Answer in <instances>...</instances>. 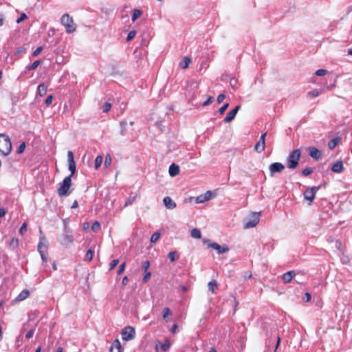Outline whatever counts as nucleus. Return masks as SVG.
Instances as JSON below:
<instances>
[{
  "instance_id": "38",
  "label": "nucleus",
  "mask_w": 352,
  "mask_h": 352,
  "mask_svg": "<svg viewBox=\"0 0 352 352\" xmlns=\"http://www.w3.org/2000/svg\"><path fill=\"white\" fill-rule=\"evenodd\" d=\"M135 35H136V32L135 30L130 31L127 35L126 41H129L132 40L135 37Z\"/></svg>"
},
{
  "instance_id": "31",
  "label": "nucleus",
  "mask_w": 352,
  "mask_h": 352,
  "mask_svg": "<svg viewBox=\"0 0 352 352\" xmlns=\"http://www.w3.org/2000/svg\"><path fill=\"white\" fill-rule=\"evenodd\" d=\"M141 10L137 9L134 10L131 17V20L134 22L138 18H139L141 16Z\"/></svg>"
},
{
  "instance_id": "64",
  "label": "nucleus",
  "mask_w": 352,
  "mask_h": 352,
  "mask_svg": "<svg viewBox=\"0 0 352 352\" xmlns=\"http://www.w3.org/2000/svg\"><path fill=\"white\" fill-rule=\"evenodd\" d=\"M127 283H128V278H127V276H124L122 278V285H126L127 284Z\"/></svg>"
},
{
  "instance_id": "42",
  "label": "nucleus",
  "mask_w": 352,
  "mask_h": 352,
  "mask_svg": "<svg viewBox=\"0 0 352 352\" xmlns=\"http://www.w3.org/2000/svg\"><path fill=\"white\" fill-rule=\"evenodd\" d=\"M27 231V223H23L19 229V232L21 234L23 235Z\"/></svg>"
},
{
  "instance_id": "5",
  "label": "nucleus",
  "mask_w": 352,
  "mask_h": 352,
  "mask_svg": "<svg viewBox=\"0 0 352 352\" xmlns=\"http://www.w3.org/2000/svg\"><path fill=\"white\" fill-rule=\"evenodd\" d=\"M61 23L65 28L66 32L68 34L73 33L76 31V25L74 21L69 14H65L61 17Z\"/></svg>"
},
{
  "instance_id": "54",
  "label": "nucleus",
  "mask_w": 352,
  "mask_h": 352,
  "mask_svg": "<svg viewBox=\"0 0 352 352\" xmlns=\"http://www.w3.org/2000/svg\"><path fill=\"white\" fill-rule=\"evenodd\" d=\"M27 18H28L27 15L25 13H23V14H21V16L16 19V23H19L22 22L23 21H24L25 19H26Z\"/></svg>"
},
{
  "instance_id": "30",
  "label": "nucleus",
  "mask_w": 352,
  "mask_h": 352,
  "mask_svg": "<svg viewBox=\"0 0 352 352\" xmlns=\"http://www.w3.org/2000/svg\"><path fill=\"white\" fill-rule=\"evenodd\" d=\"M103 161V158L102 156L98 155L96 157L94 166L96 169H98L102 164Z\"/></svg>"
},
{
  "instance_id": "1",
  "label": "nucleus",
  "mask_w": 352,
  "mask_h": 352,
  "mask_svg": "<svg viewBox=\"0 0 352 352\" xmlns=\"http://www.w3.org/2000/svg\"><path fill=\"white\" fill-rule=\"evenodd\" d=\"M73 231L65 223L64 230L60 236L58 241L62 246L67 248L74 242Z\"/></svg>"
},
{
  "instance_id": "41",
  "label": "nucleus",
  "mask_w": 352,
  "mask_h": 352,
  "mask_svg": "<svg viewBox=\"0 0 352 352\" xmlns=\"http://www.w3.org/2000/svg\"><path fill=\"white\" fill-rule=\"evenodd\" d=\"M170 346V344L169 341L166 340L164 343H163L161 345V349L163 351H166L169 349Z\"/></svg>"
},
{
  "instance_id": "45",
  "label": "nucleus",
  "mask_w": 352,
  "mask_h": 352,
  "mask_svg": "<svg viewBox=\"0 0 352 352\" xmlns=\"http://www.w3.org/2000/svg\"><path fill=\"white\" fill-rule=\"evenodd\" d=\"M170 314L169 308L166 307L163 309V318L166 319Z\"/></svg>"
},
{
  "instance_id": "26",
  "label": "nucleus",
  "mask_w": 352,
  "mask_h": 352,
  "mask_svg": "<svg viewBox=\"0 0 352 352\" xmlns=\"http://www.w3.org/2000/svg\"><path fill=\"white\" fill-rule=\"evenodd\" d=\"M190 234H191V236L195 238V239H200L201 237V232L197 228H193L191 230Z\"/></svg>"
},
{
  "instance_id": "57",
  "label": "nucleus",
  "mask_w": 352,
  "mask_h": 352,
  "mask_svg": "<svg viewBox=\"0 0 352 352\" xmlns=\"http://www.w3.org/2000/svg\"><path fill=\"white\" fill-rule=\"evenodd\" d=\"M34 333V329H31V330H30V331L26 333V336H25L26 338H28V339L31 338L33 336Z\"/></svg>"
},
{
  "instance_id": "24",
  "label": "nucleus",
  "mask_w": 352,
  "mask_h": 352,
  "mask_svg": "<svg viewBox=\"0 0 352 352\" xmlns=\"http://www.w3.org/2000/svg\"><path fill=\"white\" fill-rule=\"evenodd\" d=\"M265 143L258 141L254 146V150L257 153H261L265 149Z\"/></svg>"
},
{
  "instance_id": "11",
  "label": "nucleus",
  "mask_w": 352,
  "mask_h": 352,
  "mask_svg": "<svg viewBox=\"0 0 352 352\" xmlns=\"http://www.w3.org/2000/svg\"><path fill=\"white\" fill-rule=\"evenodd\" d=\"M208 246L217 251L218 254H223L229 251V248L227 245H220L217 243H210Z\"/></svg>"
},
{
  "instance_id": "4",
  "label": "nucleus",
  "mask_w": 352,
  "mask_h": 352,
  "mask_svg": "<svg viewBox=\"0 0 352 352\" xmlns=\"http://www.w3.org/2000/svg\"><path fill=\"white\" fill-rule=\"evenodd\" d=\"M72 186V175L66 177L60 184L58 188V194L60 197L67 196L69 195V189Z\"/></svg>"
},
{
  "instance_id": "23",
  "label": "nucleus",
  "mask_w": 352,
  "mask_h": 352,
  "mask_svg": "<svg viewBox=\"0 0 352 352\" xmlns=\"http://www.w3.org/2000/svg\"><path fill=\"white\" fill-rule=\"evenodd\" d=\"M191 62L190 58L185 56L179 63V66L183 69L188 67L190 63Z\"/></svg>"
},
{
  "instance_id": "13",
  "label": "nucleus",
  "mask_w": 352,
  "mask_h": 352,
  "mask_svg": "<svg viewBox=\"0 0 352 352\" xmlns=\"http://www.w3.org/2000/svg\"><path fill=\"white\" fill-rule=\"evenodd\" d=\"M212 197V192L208 190L206 193L199 195L196 199V202L198 204L204 203L205 201L210 200Z\"/></svg>"
},
{
  "instance_id": "34",
  "label": "nucleus",
  "mask_w": 352,
  "mask_h": 352,
  "mask_svg": "<svg viewBox=\"0 0 352 352\" xmlns=\"http://www.w3.org/2000/svg\"><path fill=\"white\" fill-rule=\"evenodd\" d=\"M40 63H41L40 60H37L34 61L32 65L28 66L27 68L29 70L36 69L38 67V66L39 65Z\"/></svg>"
},
{
  "instance_id": "53",
  "label": "nucleus",
  "mask_w": 352,
  "mask_h": 352,
  "mask_svg": "<svg viewBox=\"0 0 352 352\" xmlns=\"http://www.w3.org/2000/svg\"><path fill=\"white\" fill-rule=\"evenodd\" d=\"M43 47H42V46H40V47H37V48H36V49L33 52V53H32V56H38V55L40 54V52L43 50Z\"/></svg>"
},
{
  "instance_id": "59",
  "label": "nucleus",
  "mask_w": 352,
  "mask_h": 352,
  "mask_svg": "<svg viewBox=\"0 0 352 352\" xmlns=\"http://www.w3.org/2000/svg\"><path fill=\"white\" fill-rule=\"evenodd\" d=\"M267 135V132L263 133L261 136L260 137V139L258 141H261L263 143H265V137Z\"/></svg>"
},
{
  "instance_id": "33",
  "label": "nucleus",
  "mask_w": 352,
  "mask_h": 352,
  "mask_svg": "<svg viewBox=\"0 0 352 352\" xmlns=\"http://www.w3.org/2000/svg\"><path fill=\"white\" fill-rule=\"evenodd\" d=\"M160 237V234L159 232H157L153 233L151 237V243H155L157 241H158Z\"/></svg>"
},
{
  "instance_id": "14",
  "label": "nucleus",
  "mask_w": 352,
  "mask_h": 352,
  "mask_svg": "<svg viewBox=\"0 0 352 352\" xmlns=\"http://www.w3.org/2000/svg\"><path fill=\"white\" fill-rule=\"evenodd\" d=\"M47 247H48V242H47V239L43 236H41L40 241H39V243H38V247H37L38 252L39 253L45 252V251L47 250Z\"/></svg>"
},
{
  "instance_id": "7",
  "label": "nucleus",
  "mask_w": 352,
  "mask_h": 352,
  "mask_svg": "<svg viewBox=\"0 0 352 352\" xmlns=\"http://www.w3.org/2000/svg\"><path fill=\"white\" fill-rule=\"evenodd\" d=\"M135 334V329L131 326H127L122 331V338L124 340L129 341L134 338Z\"/></svg>"
},
{
  "instance_id": "52",
  "label": "nucleus",
  "mask_w": 352,
  "mask_h": 352,
  "mask_svg": "<svg viewBox=\"0 0 352 352\" xmlns=\"http://www.w3.org/2000/svg\"><path fill=\"white\" fill-rule=\"evenodd\" d=\"M151 275V274L150 272H148V271L145 272V275L143 277V281L144 283H146L150 279Z\"/></svg>"
},
{
  "instance_id": "63",
  "label": "nucleus",
  "mask_w": 352,
  "mask_h": 352,
  "mask_svg": "<svg viewBox=\"0 0 352 352\" xmlns=\"http://www.w3.org/2000/svg\"><path fill=\"white\" fill-rule=\"evenodd\" d=\"M78 206V203L77 200H75L72 206V208H76Z\"/></svg>"
},
{
  "instance_id": "32",
  "label": "nucleus",
  "mask_w": 352,
  "mask_h": 352,
  "mask_svg": "<svg viewBox=\"0 0 352 352\" xmlns=\"http://www.w3.org/2000/svg\"><path fill=\"white\" fill-rule=\"evenodd\" d=\"M111 108V104L109 102H105L102 107V111L104 113H107Z\"/></svg>"
},
{
  "instance_id": "6",
  "label": "nucleus",
  "mask_w": 352,
  "mask_h": 352,
  "mask_svg": "<svg viewBox=\"0 0 352 352\" xmlns=\"http://www.w3.org/2000/svg\"><path fill=\"white\" fill-rule=\"evenodd\" d=\"M260 213L261 212H252L251 218L244 221L243 228L249 229L255 227L259 223Z\"/></svg>"
},
{
  "instance_id": "35",
  "label": "nucleus",
  "mask_w": 352,
  "mask_h": 352,
  "mask_svg": "<svg viewBox=\"0 0 352 352\" xmlns=\"http://www.w3.org/2000/svg\"><path fill=\"white\" fill-rule=\"evenodd\" d=\"M94 252L91 250H89L85 255V260L91 261L93 258Z\"/></svg>"
},
{
  "instance_id": "22",
  "label": "nucleus",
  "mask_w": 352,
  "mask_h": 352,
  "mask_svg": "<svg viewBox=\"0 0 352 352\" xmlns=\"http://www.w3.org/2000/svg\"><path fill=\"white\" fill-rule=\"evenodd\" d=\"M30 295V292L27 289L23 290L19 296L16 297V300L21 301L26 299Z\"/></svg>"
},
{
  "instance_id": "25",
  "label": "nucleus",
  "mask_w": 352,
  "mask_h": 352,
  "mask_svg": "<svg viewBox=\"0 0 352 352\" xmlns=\"http://www.w3.org/2000/svg\"><path fill=\"white\" fill-rule=\"evenodd\" d=\"M208 288L210 292L214 293L215 289L217 288V283L215 280L210 281L208 283Z\"/></svg>"
},
{
  "instance_id": "56",
  "label": "nucleus",
  "mask_w": 352,
  "mask_h": 352,
  "mask_svg": "<svg viewBox=\"0 0 352 352\" xmlns=\"http://www.w3.org/2000/svg\"><path fill=\"white\" fill-rule=\"evenodd\" d=\"M225 98H226L225 94H220V95H219V96L217 97V102H218L219 104L221 103V102L223 101V100L225 99Z\"/></svg>"
},
{
  "instance_id": "16",
  "label": "nucleus",
  "mask_w": 352,
  "mask_h": 352,
  "mask_svg": "<svg viewBox=\"0 0 352 352\" xmlns=\"http://www.w3.org/2000/svg\"><path fill=\"white\" fill-rule=\"evenodd\" d=\"M344 167L342 161H338L334 163L331 167L332 171L337 173H340L343 171Z\"/></svg>"
},
{
  "instance_id": "29",
  "label": "nucleus",
  "mask_w": 352,
  "mask_h": 352,
  "mask_svg": "<svg viewBox=\"0 0 352 352\" xmlns=\"http://www.w3.org/2000/svg\"><path fill=\"white\" fill-rule=\"evenodd\" d=\"M339 142V138H336L330 140L328 143V146L330 149L334 148Z\"/></svg>"
},
{
  "instance_id": "28",
  "label": "nucleus",
  "mask_w": 352,
  "mask_h": 352,
  "mask_svg": "<svg viewBox=\"0 0 352 352\" xmlns=\"http://www.w3.org/2000/svg\"><path fill=\"white\" fill-rule=\"evenodd\" d=\"M168 256L171 262H174V261H177V259H179V255H178L177 252L175 251L170 252L168 253Z\"/></svg>"
},
{
  "instance_id": "60",
  "label": "nucleus",
  "mask_w": 352,
  "mask_h": 352,
  "mask_svg": "<svg viewBox=\"0 0 352 352\" xmlns=\"http://www.w3.org/2000/svg\"><path fill=\"white\" fill-rule=\"evenodd\" d=\"M177 329H178L177 324H174L172 326L170 331H171L172 333H175L177 332Z\"/></svg>"
},
{
  "instance_id": "3",
  "label": "nucleus",
  "mask_w": 352,
  "mask_h": 352,
  "mask_svg": "<svg viewBox=\"0 0 352 352\" xmlns=\"http://www.w3.org/2000/svg\"><path fill=\"white\" fill-rule=\"evenodd\" d=\"M301 152L300 149L294 150L287 158V166L289 168H296L298 164L300 157Z\"/></svg>"
},
{
  "instance_id": "37",
  "label": "nucleus",
  "mask_w": 352,
  "mask_h": 352,
  "mask_svg": "<svg viewBox=\"0 0 352 352\" xmlns=\"http://www.w3.org/2000/svg\"><path fill=\"white\" fill-rule=\"evenodd\" d=\"M100 225L98 221H95L91 226V230L96 232L100 230Z\"/></svg>"
},
{
  "instance_id": "44",
  "label": "nucleus",
  "mask_w": 352,
  "mask_h": 352,
  "mask_svg": "<svg viewBox=\"0 0 352 352\" xmlns=\"http://www.w3.org/2000/svg\"><path fill=\"white\" fill-rule=\"evenodd\" d=\"M229 107V103H225L219 109V113L220 114H223L224 113V112L226 111V110L228 109V107Z\"/></svg>"
},
{
  "instance_id": "55",
  "label": "nucleus",
  "mask_w": 352,
  "mask_h": 352,
  "mask_svg": "<svg viewBox=\"0 0 352 352\" xmlns=\"http://www.w3.org/2000/svg\"><path fill=\"white\" fill-rule=\"evenodd\" d=\"M111 158L110 155H107L105 158L104 166H108L111 164Z\"/></svg>"
},
{
  "instance_id": "9",
  "label": "nucleus",
  "mask_w": 352,
  "mask_h": 352,
  "mask_svg": "<svg viewBox=\"0 0 352 352\" xmlns=\"http://www.w3.org/2000/svg\"><path fill=\"white\" fill-rule=\"evenodd\" d=\"M67 161H68V168L71 171L70 175L72 177L76 172V163L74 161V157L72 151H69L67 152Z\"/></svg>"
},
{
  "instance_id": "43",
  "label": "nucleus",
  "mask_w": 352,
  "mask_h": 352,
  "mask_svg": "<svg viewBox=\"0 0 352 352\" xmlns=\"http://www.w3.org/2000/svg\"><path fill=\"white\" fill-rule=\"evenodd\" d=\"M327 73V71L326 69H318L315 74H316V75H317L318 76H322L325 75Z\"/></svg>"
},
{
  "instance_id": "61",
  "label": "nucleus",
  "mask_w": 352,
  "mask_h": 352,
  "mask_svg": "<svg viewBox=\"0 0 352 352\" xmlns=\"http://www.w3.org/2000/svg\"><path fill=\"white\" fill-rule=\"evenodd\" d=\"M6 210L4 208H0V218L5 216Z\"/></svg>"
},
{
  "instance_id": "2",
  "label": "nucleus",
  "mask_w": 352,
  "mask_h": 352,
  "mask_svg": "<svg viewBox=\"0 0 352 352\" xmlns=\"http://www.w3.org/2000/svg\"><path fill=\"white\" fill-rule=\"evenodd\" d=\"M12 150V143L8 135L0 134V153L6 156L8 155Z\"/></svg>"
},
{
  "instance_id": "12",
  "label": "nucleus",
  "mask_w": 352,
  "mask_h": 352,
  "mask_svg": "<svg viewBox=\"0 0 352 352\" xmlns=\"http://www.w3.org/2000/svg\"><path fill=\"white\" fill-rule=\"evenodd\" d=\"M240 108H241L240 105L236 106L234 109H233L232 110H231L230 111H229L228 113V114L226 116V118H224L223 121L226 123H229V122H232L234 119V118H235L237 112L240 109Z\"/></svg>"
},
{
  "instance_id": "19",
  "label": "nucleus",
  "mask_w": 352,
  "mask_h": 352,
  "mask_svg": "<svg viewBox=\"0 0 352 352\" xmlns=\"http://www.w3.org/2000/svg\"><path fill=\"white\" fill-rule=\"evenodd\" d=\"M122 346L118 340H116L113 343L110 349V352H121Z\"/></svg>"
},
{
  "instance_id": "17",
  "label": "nucleus",
  "mask_w": 352,
  "mask_h": 352,
  "mask_svg": "<svg viewBox=\"0 0 352 352\" xmlns=\"http://www.w3.org/2000/svg\"><path fill=\"white\" fill-rule=\"evenodd\" d=\"M168 173L171 177H175V176L177 175L179 173V166L176 165L175 164H172L169 166Z\"/></svg>"
},
{
  "instance_id": "48",
  "label": "nucleus",
  "mask_w": 352,
  "mask_h": 352,
  "mask_svg": "<svg viewBox=\"0 0 352 352\" xmlns=\"http://www.w3.org/2000/svg\"><path fill=\"white\" fill-rule=\"evenodd\" d=\"M149 266L150 262L148 261H145L143 262L142 267L144 272H146Z\"/></svg>"
},
{
  "instance_id": "21",
  "label": "nucleus",
  "mask_w": 352,
  "mask_h": 352,
  "mask_svg": "<svg viewBox=\"0 0 352 352\" xmlns=\"http://www.w3.org/2000/svg\"><path fill=\"white\" fill-rule=\"evenodd\" d=\"M46 93H47V86L43 83L40 84L37 88V94L41 96H43L46 94Z\"/></svg>"
},
{
  "instance_id": "15",
  "label": "nucleus",
  "mask_w": 352,
  "mask_h": 352,
  "mask_svg": "<svg viewBox=\"0 0 352 352\" xmlns=\"http://www.w3.org/2000/svg\"><path fill=\"white\" fill-rule=\"evenodd\" d=\"M164 204L167 209H174L176 207V204L172 200L170 197H165L163 199Z\"/></svg>"
},
{
  "instance_id": "62",
  "label": "nucleus",
  "mask_w": 352,
  "mask_h": 352,
  "mask_svg": "<svg viewBox=\"0 0 352 352\" xmlns=\"http://www.w3.org/2000/svg\"><path fill=\"white\" fill-rule=\"evenodd\" d=\"M305 298L306 302H309L311 300V296L309 293H305Z\"/></svg>"
},
{
  "instance_id": "46",
  "label": "nucleus",
  "mask_w": 352,
  "mask_h": 352,
  "mask_svg": "<svg viewBox=\"0 0 352 352\" xmlns=\"http://www.w3.org/2000/svg\"><path fill=\"white\" fill-rule=\"evenodd\" d=\"M214 102V98L212 96H209L208 99L203 103V106H207Z\"/></svg>"
},
{
  "instance_id": "58",
  "label": "nucleus",
  "mask_w": 352,
  "mask_h": 352,
  "mask_svg": "<svg viewBox=\"0 0 352 352\" xmlns=\"http://www.w3.org/2000/svg\"><path fill=\"white\" fill-rule=\"evenodd\" d=\"M40 255H41V257L42 258V261H43V263H47V260H48V258L47 256L45 254V252H41V253H39Z\"/></svg>"
},
{
  "instance_id": "27",
  "label": "nucleus",
  "mask_w": 352,
  "mask_h": 352,
  "mask_svg": "<svg viewBox=\"0 0 352 352\" xmlns=\"http://www.w3.org/2000/svg\"><path fill=\"white\" fill-rule=\"evenodd\" d=\"M19 245V239L16 237H14L12 239L11 241L9 243V248L14 250L16 249Z\"/></svg>"
},
{
  "instance_id": "50",
  "label": "nucleus",
  "mask_w": 352,
  "mask_h": 352,
  "mask_svg": "<svg viewBox=\"0 0 352 352\" xmlns=\"http://www.w3.org/2000/svg\"><path fill=\"white\" fill-rule=\"evenodd\" d=\"M125 267H126V263L124 262L120 265L118 271V274H119V275L121 274L124 271Z\"/></svg>"
},
{
  "instance_id": "39",
  "label": "nucleus",
  "mask_w": 352,
  "mask_h": 352,
  "mask_svg": "<svg viewBox=\"0 0 352 352\" xmlns=\"http://www.w3.org/2000/svg\"><path fill=\"white\" fill-rule=\"evenodd\" d=\"M136 196L131 197H129L126 201L125 202L124 207H126L133 203V201L135 200Z\"/></svg>"
},
{
  "instance_id": "47",
  "label": "nucleus",
  "mask_w": 352,
  "mask_h": 352,
  "mask_svg": "<svg viewBox=\"0 0 352 352\" xmlns=\"http://www.w3.org/2000/svg\"><path fill=\"white\" fill-rule=\"evenodd\" d=\"M53 96L49 95L45 100V104L47 106H50L52 102Z\"/></svg>"
},
{
  "instance_id": "20",
  "label": "nucleus",
  "mask_w": 352,
  "mask_h": 352,
  "mask_svg": "<svg viewBox=\"0 0 352 352\" xmlns=\"http://www.w3.org/2000/svg\"><path fill=\"white\" fill-rule=\"evenodd\" d=\"M295 273L294 271H289L286 272L283 276V280L285 283H289L294 278Z\"/></svg>"
},
{
  "instance_id": "36",
  "label": "nucleus",
  "mask_w": 352,
  "mask_h": 352,
  "mask_svg": "<svg viewBox=\"0 0 352 352\" xmlns=\"http://www.w3.org/2000/svg\"><path fill=\"white\" fill-rule=\"evenodd\" d=\"M313 173V169L311 167H307L302 171L303 176H307Z\"/></svg>"
},
{
  "instance_id": "40",
  "label": "nucleus",
  "mask_w": 352,
  "mask_h": 352,
  "mask_svg": "<svg viewBox=\"0 0 352 352\" xmlns=\"http://www.w3.org/2000/svg\"><path fill=\"white\" fill-rule=\"evenodd\" d=\"M119 263V260L118 259H114L113 260L111 263H110V265H109V270H113L116 265Z\"/></svg>"
},
{
  "instance_id": "8",
  "label": "nucleus",
  "mask_w": 352,
  "mask_h": 352,
  "mask_svg": "<svg viewBox=\"0 0 352 352\" xmlns=\"http://www.w3.org/2000/svg\"><path fill=\"white\" fill-rule=\"evenodd\" d=\"M320 188V186H313L307 188L303 193L305 199L312 202L315 198L316 192Z\"/></svg>"
},
{
  "instance_id": "18",
  "label": "nucleus",
  "mask_w": 352,
  "mask_h": 352,
  "mask_svg": "<svg viewBox=\"0 0 352 352\" xmlns=\"http://www.w3.org/2000/svg\"><path fill=\"white\" fill-rule=\"evenodd\" d=\"M309 155L314 160H318L321 156V152L316 148H309Z\"/></svg>"
},
{
  "instance_id": "10",
  "label": "nucleus",
  "mask_w": 352,
  "mask_h": 352,
  "mask_svg": "<svg viewBox=\"0 0 352 352\" xmlns=\"http://www.w3.org/2000/svg\"><path fill=\"white\" fill-rule=\"evenodd\" d=\"M285 169V166L280 162H274L270 165L269 170L271 176L276 173H280Z\"/></svg>"
},
{
  "instance_id": "49",
  "label": "nucleus",
  "mask_w": 352,
  "mask_h": 352,
  "mask_svg": "<svg viewBox=\"0 0 352 352\" xmlns=\"http://www.w3.org/2000/svg\"><path fill=\"white\" fill-rule=\"evenodd\" d=\"M25 148V142H23L22 144H20V146H19L18 149H17V153L19 154H21L22 153L24 150Z\"/></svg>"
},
{
  "instance_id": "51",
  "label": "nucleus",
  "mask_w": 352,
  "mask_h": 352,
  "mask_svg": "<svg viewBox=\"0 0 352 352\" xmlns=\"http://www.w3.org/2000/svg\"><path fill=\"white\" fill-rule=\"evenodd\" d=\"M319 94H320V92L318 90L314 89L311 91H309L308 94L310 97H316L319 95Z\"/></svg>"
}]
</instances>
